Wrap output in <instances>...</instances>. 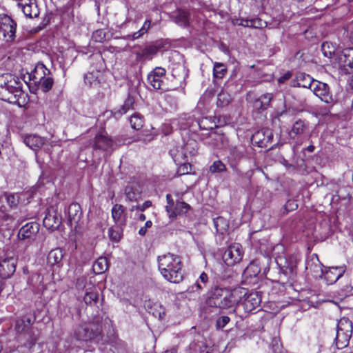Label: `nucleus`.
I'll list each match as a JSON object with an SVG mask.
<instances>
[{
  "label": "nucleus",
  "instance_id": "obj_22",
  "mask_svg": "<svg viewBox=\"0 0 353 353\" xmlns=\"http://www.w3.org/2000/svg\"><path fill=\"white\" fill-rule=\"evenodd\" d=\"M81 206L78 203H73L69 205L68 215V222L71 227L76 226L81 219Z\"/></svg>",
  "mask_w": 353,
  "mask_h": 353
},
{
  "label": "nucleus",
  "instance_id": "obj_26",
  "mask_svg": "<svg viewBox=\"0 0 353 353\" xmlns=\"http://www.w3.org/2000/svg\"><path fill=\"white\" fill-rule=\"evenodd\" d=\"M162 46L160 44H151L143 48L140 52L137 54V57L140 59L150 60L157 53Z\"/></svg>",
  "mask_w": 353,
  "mask_h": 353
},
{
  "label": "nucleus",
  "instance_id": "obj_54",
  "mask_svg": "<svg viewBox=\"0 0 353 353\" xmlns=\"http://www.w3.org/2000/svg\"><path fill=\"white\" fill-rule=\"evenodd\" d=\"M6 200L8 204L11 208H15L17 207L19 203V196L18 195L14 194H8L6 196Z\"/></svg>",
  "mask_w": 353,
  "mask_h": 353
},
{
  "label": "nucleus",
  "instance_id": "obj_15",
  "mask_svg": "<svg viewBox=\"0 0 353 353\" xmlns=\"http://www.w3.org/2000/svg\"><path fill=\"white\" fill-rule=\"evenodd\" d=\"M39 230V225L36 222H29L22 226L17 234L20 241H28L31 242L34 240L36 235Z\"/></svg>",
  "mask_w": 353,
  "mask_h": 353
},
{
  "label": "nucleus",
  "instance_id": "obj_51",
  "mask_svg": "<svg viewBox=\"0 0 353 353\" xmlns=\"http://www.w3.org/2000/svg\"><path fill=\"white\" fill-rule=\"evenodd\" d=\"M226 170L225 164L220 160L215 161L210 167L212 173H221Z\"/></svg>",
  "mask_w": 353,
  "mask_h": 353
},
{
  "label": "nucleus",
  "instance_id": "obj_18",
  "mask_svg": "<svg viewBox=\"0 0 353 353\" xmlns=\"http://www.w3.org/2000/svg\"><path fill=\"white\" fill-rule=\"evenodd\" d=\"M50 71L46 65L41 62H39L34 66V68L30 72L29 78L33 84L37 83L42 80L46 76L50 75Z\"/></svg>",
  "mask_w": 353,
  "mask_h": 353
},
{
  "label": "nucleus",
  "instance_id": "obj_41",
  "mask_svg": "<svg viewBox=\"0 0 353 353\" xmlns=\"http://www.w3.org/2000/svg\"><path fill=\"white\" fill-rule=\"evenodd\" d=\"M175 21L181 26H187L190 23L189 12L185 10H179L177 12Z\"/></svg>",
  "mask_w": 353,
  "mask_h": 353
},
{
  "label": "nucleus",
  "instance_id": "obj_9",
  "mask_svg": "<svg viewBox=\"0 0 353 353\" xmlns=\"http://www.w3.org/2000/svg\"><path fill=\"white\" fill-rule=\"evenodd\" d=\"M17 259L14 254L6 253L0 260V277L6 279L15 272Z\"/></svg>",
  "mask_w": 353,
  "mask_h": 353
},
{
  "label": "nucleus",
  "instance_id": "obj_20",
  "mask_svg": "<svg viewBox=\"0 0 353 353\" xmlns=\"http://www.w3.org/2000/svg\"><path fill=\"white\" fill-rule=\"evenodd\" d=\"M245 152V149L243 145L230 147L228 159L232 169L236 168L237 163L244 157Z\"/></svg>",
  "mask_w": 353,
  "mask_h": 353
},
{
  "label": "nucleus",
  "instance_id": "obj_14",
  "mask_svg": "<svg viewBox=\"0 0 353 353\" xmlns=\"http://www.w3.org/2000/svg\"><path fill=\"white\" fill-rule=\"evenodd\" d=\"M322 101L326 103H331L334 101V98L330 92V88L327 84L315 81L312 85L311 90Z\"/></svg>",
  "mask_w": 353,
  "mask_h": 353
},
{
  "label": "nucleus",
  "instance_id": "obj_28",
  "mask_svg": "<svg viewBox=\"0 0 353 353\" xmlns=\"http://www.w3.org/2000/svg\"><path fill=\"white\" fill-rule=\"evenodd\" d=\"M272 98L273 95L270 93L261 95L254 101V108L259 112L265 110L270 105Z\"/></svg>",
  "mask_w": 353,
  "mask_h": 353
},
{
  "label": "nucleus",
  "instance_id": "obj_64",
  "mask_svg": "<svg viewBox=\"0 0 353 353\" xmlns=\"http://www.w3.org/2000/svg\"><path fill=\"white\" fill-rule=\"evenodd\" d=\"M164 353H177V350L175 347H172L170 350H166Z\"/></svg>",
  "mask_w": 353,
  "mask_h": 353
},
{
  "label": "nucleus",
  "instance_id": "obj_39",
  "mask_svg": "<svg viewBox=\"0 0 353 353\" xmlns=\"http://www.w3.org/2000/svg\"><path fill=\"white\" fill-rule=\"evenodd\" d=\"M54 81L52 77L50 75L46 76L41 81L37 82L34 85L41 89L43 92H48L52 87Z\"/></svg>",
  "mask_w": 353,
  "mask_h": 353
},
{
  "label": "nucleus",
  "instance_id": "obj_12",
  "mask_svg": "<svg viewBox=\"0 0 353 353\" xmlns=\"http://www.w3.org/2000/svg\"><path fill=\"white\" fill-rule=\"evenodd\" d=\"M165 70L161 67H156L148 74V83L155 90L166 91L163 88V79L165 75Z\"/></svg>",
  "mask_w": 353,
  "mask_h": 353
},
{
  "label": "nucleus",
  "instance_id": "obj_38",
  "mask_svg": "<svg viewBox=\"0 0 353 353\" xmlns=\"http://www.w3.org/2000/svg\"><path fill=\"white\" fill-rule=\"evenodd\" d=\"M227 73V68L223 63L214 62L213 67V78L223 79Z\"/></svg>",
  "mask_w": 353,
  "mask_h": 353
},
{
  "label": "nucleus",
  "instance_id": "obj_34",
  "mask_svg": "<svg viewBox=\"0 0 353 353\" xmlns=\"http://www.w3.org/2000/svg\"><path fill=\"white\" fill-rule=\"evenodd\" d=\"M305 130V125L304 121L299 120L296 121L289 132V137L290 140L295 141L296 137L302 134Z\"/></svg>",
  "mask_w": 353,
  "mask_h": 353
},
{
  "label": "nucleus",
  "instance_id": "obj_37",
  "mask_svg": "<svg viewBox=\"0 0 353 353\" xmlns=\"http://www.w3.org/2000/svg\"><path fill=\"white\" fill-rule=\"evenodd\" d=\"M151 26L152 21L150 19H146L141 28L137 32L128 35V38L131 40H136L142 37L145 34L148 32V30L151 28Z\"/></svg>",
  "mask_w": 353,
  "mask_h": 353
},
{
  "label": "nucleus",
  "instance_id": "obj_56",
  "mask_svg": "<svg viewBox=\"0 0 353 353\" xmlns=\"http://www.w3.org/2000/svg\"><path fill=\"white\" fill-rule=\"evenodd\" d=\"M230 321V318L227 316H222L216 321V327L219 329L223 328Z\"/></svg>",
  "mask_w": 353,
  "mask_h": 353
},
{
  "label": "nucleus",
  "instance_id": "obj_21",
  "mask_svg": "<svg viewBox=\"0 0 353 353\" xmlns=\"http://www.w3.org/2000/svg\"><path fill=\"white\" fill-rule=\"evenodd\" d=\"M141 188L137 183L128 184L125 188L126 200L130 202L138 201L141 198Z\"/></svg>",
  "mask_w": 353,
  "mask_h": 353
},
{
  "label": "nucleus",
  "instance_id": "obj_16",
  "mask_svg": "<svg viewBox=\"0 0 353 353\" xmlns=\"http://www.w3.org/2000/svg\"><path fill=\"white\" fill-rule=\"evenodd\" d=\"M196 143L194 141L187 143L183 147L177 148L176 150H170V153L174 161H180L188 158V155L193 156L196 153L194 148Z\"/></svg>",
  "mask_w": 353,
  "mask_h": 353
},
{
  "label": "nucleus",
  "instance_id": "obj_61",
  "mask_svg": "<svg viewBox=\"0 0 353 353\" xmlns=\"http://www.w3.org/2000/svg\"><path fill=\"white\" fill-rule=\"evenodd\" d=\"M103 34V32L101 30H97L94 34H93V37L94 38V39L97 41H102V40L104 39L105 37V35L103 34V36L102 37L101 34Z\"/></svg>",
  "mask_w": 353,
  "mask_h": 353
},
{
  "label": "nucleus",
  "instance_id": "obj_48",
  "mask_svg": "<svg viewBox=\"0 0 353 353\" xmlns=\"http://www.w3.org/2000/svg\"><path fill=\"white\" fill-rule=\"evenodd\" d=\"M134 99L132 97H128L124 103L115 112V114L123 115L125 114L130 109L132 108L134 104Z\"/></svg>",
  "mask_w": 353,
  "mask_h": 353
},
{
  "label": "nucleus",
  "instance_id": "obj_1",
  "mask_svg": "<svg viewBox=\"0 0 353 353\" xmlns=\"http://www.w3.org/2000/svg\"><path fill=\"white\" fill-rule=\"evenodd\" d=\"M158 268L162 276L168 281L179 283L183 279L180 256L168 253L157 258Z\"/></svg>",
  "mask_w": 353,
  "mask_h": 353
},
{
  "label": "nucleus",
  "instance_id": "obj_4",
  "mask_svg": "<svg viewBox=\"0 0 353 353\" xmlns=\"http://www.w3.org/2000/svg\"><path fill=\"white\" fill-rule=\"evenodd\" d=\"M32 324V319L30 316H24L19 319L16 322L15 329L19 334H24L27 336V341L21 343V345L26 347L30 352H34L36 345L37 338L30 334V328Z\"/></svg>",
  "mask_w": 353,
  "mask_h": 353
},
{
  "label": "nucleus",
  "instance_id": "obj_3",
  "mask_svg": "<svg viewBox=\"0 0 353 353\" xmlns=\"http://www.w3.org/2000/svg\"><path fill=\"white\" fill-rule=\"evenodd\" d=\"M21 87V81L15 75L7 73L0 76V93L5 91L11 94L8 98H3V100L8 101L11 103L16 102L18 98L23 94Z\"/></svg>",
  "mask_w": 353,
  "mask_h": 353
},
{
  "label": "nucleus",
  "instance_id": "obj_7",
  "mask_svg": "<svg viewBox=\"0 0 353 353\" xmlns=\"http://www.w3.org/2000/svg\"><path fill=\"white\" fill-rule=\"evenodd\" d=\"M243 290L238 304L243 307L245 312H251L259 306L261 296L259 292L248 291L245 288Z\"/></svg>",
  "mask_w": 353,
  "mask_h": 353
},
{
  "label": "nucleus",
  "instance_id": "obj_13",
  "mask_svg": "<svg viewBox=\"0 0 353 353\" xmlns=\"http://www.w3.org/2000/svg\"><path fill=\"white\" fill-rule=\"evenodd\" d=\"M335 61L340 68L350 72V70L353 68V48H345L339 52Z\"/></svg>",
  "mask_w": 353,
  "mask_h": 353
},
{
  "label": "nucleus",
  "instance_id": "obj_36",
  "mask_svg": "<svg viewBox=\"0 0 353 353\" xmlns=\"http://www.w3.org/2000/svg\"><path fill=\"white\" fill-rule=\"evenodd\" d=\"M108 268V262L106 258L100 257L96 260L92 265L94 274H101L104 273Z\"/></svg>",
  "mask_w": 353,
  "mask_h": 353
},
{
  "label": "nucleus",
  "instance_id": "obj_24",
  "mask_svg": "<svg viewBox=\"0 0 353 353\" xmlns=\"http://www.w3.org/2000/svg\"><path fill=\"white\" fill-rule=\"evenodd\" d=\"M24 15L29 18H34L39 16V11L36 3V0L30 1V2L23 3L19 6Z\"/></svg>",
  "mask_w": 353,
  "mask_h": 353
},
{
  "label": "nucleus",
  "instance_id": "obj_59",
  "mask_svg": "<svg viewBox=\"0 0 353 353\" xmlns=\"http://www.w3.org/2000/svg\"><path fill=\"white\" fill-rule=\"evenodd\" d=\"M250 271H253L254 275L257 274L260 272L259 268L252 263H250L247 267L245 272L249 273Z\"/></svg>",
  "mask_w": 353,
  "mask_h": 353
},
{
  "label": "nucleus",
  "instance_id": "obj_55",
  "mask_svg": "<svg viewBox=\"0 0 353 353\" xmlns=\"http://www.w3.org/2000/svg\"><path fill=\"white\" fill-rule=\"evenodd\" d=\"M191 171V165L189 163H184L181 164L178 168V174L179 175L188 174Z\"/></svg>",
  "mask_w": 353,
  "mask_h": 353
},
{
  "label": "nucleus",
  "instance_id": "obj_60",
  "mask_svg": "<svg viewBox=\"0 0 353 353\" xmlns=\"http://www.w3.org/2000/svg\"><path fill=\"white\" fill-rule=\"evenodd\" d=\"M291 77H292V74L290 72H288L279 78L278 82H279V83H283L285 81L290 79Z\"/></svg>",
  "mask_w": 353,
  "mask_h": 353
},
{
  "label": "nucleus",
  "instance_id": "obj_35",
  "mask_svg": "<svg viewBox=\"0 0 353 353\" xmlns=\"http://www.w3.org/2000/svg\"><path fill=\"white\" fill-rule=\"evenodd\" d=\"M63 256V251L61 249L52 250L48 254V263L50 265L59 264L61 261Z\"/></svg>",
  "mask_w": 353,
  "mask_h": 353
},
{
  "label": "nucleus",
  "instance_id": "obj_57",
  "mask_svg": "<svg viewBox=\"0 0 353 353\" xmlns=\"http://www.w3.org/2000/svg\"><path fill=\"white\" fill-rule=\"evenodd\" d=\"M152 225V223L151 221H147L143 227H141L139 230V234L141 236H144L148 228H151Z\"/></svg>",
  "mask_w": 353,
  "mask_h": 353
},
{
  "label": "nucleus",
  "instance_id": "obj_43",
  "mask_svg": "<svg viewBox=\"0 0 353 353\" xmlns=\"http://www.w3.org/2000/svg\"><path fill=\"white\" fill-rule=\"evenodd\" d=\"M60 223V220L51 214L46 215L43 219V225L48 229H54L58 228Z\"/></svg>",
  "mask_w": 353,
  "mask_h": 353
},
{
  "label": "nucleus",
  "instance_id": "obj_45",
  "mask_svg": "<svg viewBox=\"0 0 353 353\" xmlns=\"http://www.w3.org/2000/svg\"><path fill=\"white\" fill-rule=\"evenodd\" d=\"M198 126L203 130H212L215 126L214 123L210 117H204L196 121Z\"/></svg>",
  "mask_w": 353,
  "mask_h": 353
},
{
  "label": "nucleus",
  "instance_id": "obj_33",
  "mask_svg": "<svg viewBox=\"0 0 353 353\" xmlns=\"http://www.w3.org/2000/svg\"><path fill=\"white\" fill-rule=\"evenodd\" d=\"M352 334V332L336 331V345L338 349H343L348 345Z\"/></svg>",
  "mask_w": 353,
  "mask_h": 353
},
{
  "label": "nucleus",
  "instance_id": "obj_42",
  "mask_svg": "<svg viewBox=\"0 0 353 353\" xmlns=\"http://www.w3.org/2000/svg\"><path fill=\"white\" fill-rule=\"evenodd\" d=\"M336 331L352 333V323L351 321L346 317L341 318L338 321Z\"/></svg>",
  "mask_w": 353,
  "mask_h": 353
},
{
  "label": "nucleus",
  "instance_id": "obj_53",
  "mask_svg": "<svg viewBox=\"0 0 353 353\" xmlns=\"http://www.w3.org/2000/svg\"><path fill=\"white\" fill-rule=\"evenodd\" d=\"M245 27L259 28L262 26V21L260 19L245 20L240 23Z\"/></svg>",
  "mask_w": 353,
  "mask_h": 353
},
{
  "label": "nucleus",
  "instance_id": "obj_11",
  "mask_svg": "<svg viewBox=\"0 0 353 353\" xmlns=\"http://www.w3.org/2000/svg\"><path fill=\"white\" fill-rule=\"evenodd\" d=\"M167 205L165 210L169 214L170 217H175L178 214H183L188 212L190 208V205L183 202L178 201L174 203L171 194H168L166 195Z\"/></svg>",
  "mask_w": 353,
  "mask_h": 353
},
{
  "label": "nucleus",
  "instance_id": "obj_5",
  "mask_svg": "<svg viewBox=\"0 0 353 353\" xmlns=\"http://www.w3.org/2000/svg\"><path fill=\"white\" fill-rule=\"evenodd\" d=\"M16 22L8 15H0V41L12 43L16 38Z\"/></svg>",
  "mask_w": 353,
  "mask_h": 353
},
{
  "label": "nucleus",
  "instance_id": "obj_46",
  "mask_svg": "<svg viewBox=\"0 0 353 353\" xmlns=\"http://www.w3.org/2000/svg\"><path fill=\"white\" fill-rule=\"evenodd\" d=\"M123 226H119L117 225L116 228H110L108 230V235L111 240L114 241H119L121 238L122 228Z\"/></svg>",
  "mask_w": 353,
  "mask_h": 353
},
{
  "label": "nucleus",
  "instance_id": "obj_27",
  "mask_svg": "<svg viewBox=\"0 0 353 353\" xmlns=\"http://www.w3.org/2000/svg\"><path fill=\"white\" fill-rule=\"evenodd\" d=\"M212 145L216 148L223 149L228 146V139L223 134L212 132L210 134Z\"/></svg>",
  "mask_w": 353,
  "mask_h": 353
},
{
  "label": "nucleus",
  "instance_id": "obj_47",
  "mask_svg": "<svg viewBox=\"0 0 353 353\" xmlns=\"http://www.w3.org/2000/svg\"><path fill=\"white\" fill-rule=\"evenodd\" d=\"M98 78V72H90L85 74L84 81L85 84L90 86H94L99 83Z\"/></svg>",
  "mask_w": 353,
  "mask_h": 353
},
{
  "label": "nucleus",
  "instance_id": "obj_23",
  "mask_svg": "<svg viewBox=\"0 0 353 353\" xmlns=\"http://www.w3.org/2000/svg\"><path fill=\"white\" fill-rule=\"evenodd\" d=\"M208 280V274L204 272H202L196 282L188 288L187 292L200 293L207 286Z\"/></svg>",
  "mask_w": 353,
  "mask_h": 353
},
{
  "label": "nucleus",
  "instance_id": "obj_19",
  "mask_svg": "<svg viewBox=\"0 0 353 353\" xmlns=\"http://www.w3.org/2000/svg\"><path fill=\"white\" fill-rule=\"evenodd\" d=\"M112 218L116 225L119 226H125L127 222V216L125 208L121 204L113 205L112 210Z\"/></svg>",
  "mask_w": 353,
  "mask_h": 353
},
{
  "label": "nucleus",
  "instance_id": "obj_17",
  "mask_svg": "<svg viewBox=\"0 0 353 353\" xmlns=\"http://www.w3.org/2000/svg\"><path fill=\"white\" fill-rule=\"evenodd\" d=\"M345 266H337L328 268L325 272L321 270L322 276L328 285L334 283L345 272Z\"/></svg>",
  "mask_w": 353,
  "mask_h": 353
},
{
  "label": "nucleus",
  "instance_id": "obj_31",
  "mask_svg": "<svg viewBox=\"0 0 353 353\" xmlns=\"http://www.w3.org/2000/svg\"><path fill=\"white\" fill-rule=\"evenodd\" d=\"M172 76L174 79L179 80L180 86L183 87L185 85V79L188 76V70L183 65H179L173 68Z\"/></svg>",
  "mask_w": 353,
  "mask_h": 353
},
{
  "label": "nucleus",
  "instance_id": "obj_8",
  "mask_svg": "<svg viewBox=\"0 0 353 353\" xmlns=\"http://www.w3.org/2000/svg\"><path fill=\"white\" fill-rule=\"evenodd\" d=\"M101 334L100 329L92 324L79 326L74 331V336L78 341H88L97 340Z\"/></svg>",
  "mask_w": 353,
  "mask_h": 353
},
{
  "label": "nucleus",
  "instance_id": "obj_10",
  "mask_svg": "<svg viewBox=\"0 0 353 353\" xmlns=\"http://www.w3.org/2000/svg\"><path fill=\"white\" fill-rule=\"evenodd\" d=\"M243 256L242 246L239 243L230 245L223 255V260L228 266L239 263Z\"/></svg>",
  "mask_w": 353,
  "mask_h": 353
},
{
  "label": "nucleus",
  "instance_id": "obj_25",
  "mask_svg": "<svg viewBox=\"0 0 353 353\" xmlns=\"http://www.w3.org/2000/svg\"><path fill=\"white\" fill-rule=\"evenodd\" d=\"M23 142L32 150H37L43 145L44 139L36 134H29L25 136Z\"/></svg>",
  "mask_w": 353,
  "mask_h": 353
},
{
  "label": "nucleus",
  "instance_id": "obj_40",
  "mask_svg": "<svg viewBox=\"0 0 353 353\" xmlns=\"http://www.w3.org/2000/svg\"><path fill=\"white\" fill-rule=\"evenodd\" d=\"M130 123L131 125L132 128L136 130H139L143 125V117L139 113H134L130 118Z\"/></svg>",
  "mask_w": 353,
  "mask_h": 353
},
{
  "label": "nucleus",
  "instance_id": "obj_62",
  "mask_svg": "<svg viewBox=\"0 0 353 353\" xmlns=\"http://www.w3.org/2000/svg\"><path fill=\"white\" fill-rule=\"evenodd\" d=\"M154 139V137L152 135L146 136L145 137L141 139L140 140L143 141V142H148Z\"/></svg>",
  "mask_w": 353,
  "mask_h": 353
},
{
  "label": "nucleus",
  "instance_id": "obj_44",
  "mask_svg": "<svg viewBox=\"0 0 353 353\" xmlns=\"http://www.w3.org/2000/svg\"><path fill=\"white\" fill-rule=\"evenodd\" d=\"M213 222L216 232L223 234L227 231L228 228V223L223 217L215 218L214 219Z\"/></svg>",
  "mask_w": 353,
  "mask_h": 353
},
{
  "label": "nucleus",
  "instance_id": "obj_49",
  "mask_svg": "<svg viewBox=\"0 0 353 353\" xmlns=\"http://www.w3.org/2000/svg\"><path fill=\"white\" fill-rule=\"evenodd\" d=\"M231 101V97L229 94L225 92H220L217 96V105L220 107H223L230 103Z\"/></svg>",
  "mask_w": 353,
  "mask_h": 353
},
{
  "label": "nucleus",
  "instance_id": "obj_50",
  "mask_svg": "<svg viewBox=\"0 0 353 353\" xmlns=\"http://www.w3.org/2000/svg\"><path fill=\"white\" fill-rule=\"evenodd\" d=\"M149 312L152 313L154 316L157 317L159 319H161L164 317L165 309L161 305L158 303H154L153 307H151V310L149 311Z\"/></svg>",
  "mask_w": 353,
  "mask_h": 353
},
{
  "label": "nucleus",
  "instance_id": "obj_30",
  "mask_svg": "<svg viewBox=\"0 0 353 353\" xmlns=\"http://www.w3.org/2000/svg\"><path fill=\"white\" fill-rule=\"evenodd\" d=\"M112 140L104 135L97 136L94 139V148L95 149L107 151L112 147Z\"/></svg>",
  "mask_w": 353,
  "mask_h": 353
},
{
  "label": "nucleus",
  "instance_id": "obj_6",
  "mask_svg": "<svg viewBox=\"0 0 353 353\" xmlns=\"http://www.w3.org/2000/svg\"><path fill=\"white\" fill-rule=\"evenodd\" d=\"M277 265L289 279H294L296 274L298 259L295 254H285L276 259Z\"/></svg>",
  "mask_w": 353,
  "mask_h": 353
},
{
  "label": "nucleus",
  "instance_id": "obj_29",
  "mask_svg": "<svg viewBox=\"0 0 353 353\" xmlns=\"http://www.w3.org/2000/svg\"><path fill=\"white\" fill-rule=\"evenodd\" d=\"M321 50L324 56L330 59H335L337 57V54L339 52L338 51V46L330 41L323 43Z\"/></svg>",
  "mask_w": 353,
  "mask_h": 353
},
{
  "label": "nucleus",
  "instance_id": "obj_32",
  "mask_svg": "<svg viewBox=\"0 0 353 353\" xmlns=\"http://www.w3.org/2000/svg\"><path fill=\"white\" fill-rule=\"evenodd\" d=\"M296 86L308 88L312 90L313 83L316 81L312 78L309 74L305 73H299L296 77Z\"/></svg>",
  "mask_w": 353,
  "mask_h": 353
},
{
  "label": "nucleus",
  "instance_id": "obj_58",
  "mask_svg": "<svg viewBox=\"0 0 353 353\" xmlns=\"http://www.w3.org/2000/svg\"><path fill=\"white\" fill-rule=\"evenodd\" d=\"M152 205V202L150 201H145L142 204L137 205L138 211L143 212L148 208H150Z\"/></svg>",
  "mask_w": 353,
  "mask_h": 353
},
{
  "label": "nucleus",
  "instance_id": "obj_2",
  "mask_svg": "<svg viewBox=\"0 0 353 353\" xmlns=\"http://www.w3.org/2000/svg\"><path fill=\"white\" fill-rule=\"evenodd\" d=\"M244 292L243 288L230 289L228 288L214 287L209 297V304L220 309L234 307Z\"/></svg>",
  "mask_w": 353,
  "mask_h": 353
},
{
  "label": "nucleus",
  "instance_id": "obj_52",
  "mask_svg": "<svg viewBox=\"0 0 353 353\" xmlns=\"http://www.w3.org/2000/svg\"><path fill=\"white\" fill-rule=\"evenodd\" d=\"M97 294L94 292H87L84 297L83 301L87 305H92L93 303H96L97 301Z\"/></svg>",
  "mask_w": 353,
  "mask_h": 353
},
{
  "label": "nucleus",
  "instance_id": "obj_63",
  "mask_svg": "<svg viewBox=\"0 0 353 353\" xmlns=\"http://www.w3.org/2000/svg\"><path fill=\"white\" fill-rule=\"evenodd\" d=\"M344 291L345 293L351 292V294L353 295V286L350 285V287H347Z\"/></svg>",
  "mask_w": 353,
  "mask_h": 353
}]
</instances>
